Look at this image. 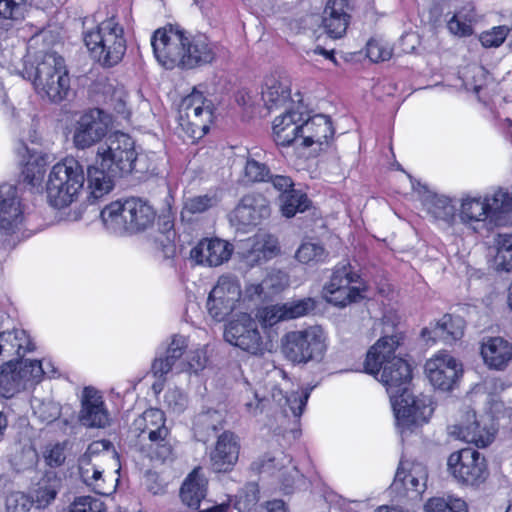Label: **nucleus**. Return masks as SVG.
<instances>
[{"mask_svg": "<svg viewBox=\"0 0 512 512\" xmlns=\"http://www.w3.org/2000/svg\"><path fill=\"white\" fill-rule=\"evenodd\" d=\"M403 337L400 333L381 337L367 352L365 370L385 388L399 425L427 423L434 407L429 396H414L408 389L411 367L395 355Z\"/></svg>", "mask_w": 512, "mask_h": 512, "instance_id": "1", "label": "nucleus"}, {"mask_svg": "<svg viewBox=\"0 0 512 512\" xmlns=\"http://www.w3.org/2000/svg\"><path fill=\"white\" fill-rule=\"evenodd\" d=\"M23 77L32 81L36 93L50 102L60 103L70 91V78L64 58L56 52H38L25 64Z\"/></svg>", "mask_w": 512, "mask_h": 512, "instance_id": "2", "label": "nucleus"}, {"mask_svg": "<svg viewBox=\"0 0 512 512\" xmlns=\"http://www.w3.org/2000/svg\"><path fill=\"white\" fill-rule=\"evenodd\" d=\"M84 43L94 58L103 67L118 64L126 52V40L122 26L109 18L84 34Z\"/></svg>", "mask_w": 512, "mask_h": 512, "instance_id": "3", "label": "nucleus"}, {"mask_svg": "<svg viewBox=\"0 0 512 512\" xmlns=\"http://www.w3.org/2000/svg\"><path fill=\"white\" fill-rule=\"evenodd\" d=\"M85 181L82 165L74 158H65L55 164L46 184L47 199L51 206L63 208L77 197Z\"/></svg>", "mask_w": 512, "mask_h": 512, "instance_id": "4", "label": "nucleus"}, {"mask_svg": "<svg viewBox=\"0 0 512 512\" xmlns=\"http://www.w3.org/2000/svg\"><path fill=\"white\" fill-rule=\"evenodd\" d=\"M328 337L320 326L290 331L282 338V352L293 363L321 361L327 351Z\"/></svg>", "mask_w": 512, "mask_h": 512, "instance_id": "5", "label": "nucleus"}, {"mask_svg": "<svg viewBox=\"0 0 512 512\" xmlns=\"http://www.w3.org/2000/svg\"><path fill=\"white\" fill-rule=\"evenodd\" d=\"M137 153L134 140L126 133L114 132L99 144L96 160L101 167L121 177L134 170Z\"/></svg>", "mask_w": 512, "mask_h": 512, "instance_id": "6", "label": "nucleus"}, {"mask_svg": "<svg viewBox=\"0 0 512 512\" xmlns=\"http://www.w3.org/2000/svg\"><path fill=\"white\" fill-rule=\"evenodd\" d=\"M360 275L352 270L350 263L341 262L334 268L331 278L322 290L323 298L335 306L345 307L363 297Z\"/></svg>", "mask_w": 512, "mask_h": 512, "instance_id": "7", "label": "nucleus"}, {"mask_svg": "<svg viewBox=\"0 0 512 512\" xmlns=\"http://www.w3.org/2000/svg\"><path fill=\"white\" fill-rule=\"evenodd\" d=\"M186 31L167 24L154 31L151 46L158 63L166 69L181 68L184 56Z\"/></svg>", "mask_w": 512, "mask_h": 512, "instance_id": "8", "label": "nucleus"}, {"mask_svg": "<svg viewBox=\"0 0 512 512\" xmlns=\"http://www.w3.org/2000/svg\"><path fill=\"white\" fill-rule=\"evenodd\" d=\"M241 295V286L235 277H219L207 299L209 315L218 322L224 321L236 309Z\"/></svg>", "mask_w": 512, "mask_h": 512, "instance_id": "9", "label": "nucleus"}, {"mask_svg": "<svg viewBox=\"0 0 512 512\" xmlns=\"http://www.w3.org/2000/svg\"><path fill=\"white\" fill-rule=\"evenodd\" d=\"M447 465L450 473L467 485H478L484 482L488 475L485 458L471 448L452 453Z\"/></svg>", "mask_w": 512, "mask_h": 512, "instance_id": "10", "label": "nucleus"}, {"mask_svg": "<svg viewBox=\"0 0 512 512\" xmlns=\"http://www.w3.org/2000/svg\"><path fill=\"white\" fill-rule=\"evenodd\" d=\"M112 124L106 111L94 108L85 112L76 123L73 142L76 148L86 149L101 141Z\"/></svg>", "mask_w": 512, "mask_h": 512, "instance_id": "11", "label": "nucleus"}, {"mask_svg": "<svg viewBox=\"0 0 512 512\" xmlns=\"http://www.w3.org/2000/svg\"><path fill=\"white\" fill-rule=\"evenodd\" d=\"M212 116V102L205 98L202 92L196 89H193L180 103V125L191 128L193 134L197 131L206 134L209 130Z\"/></svg>", "mask_w": 512, "mask_h": 512, "instance_id": "12", "label": "nucleus"}, {"mask_svg": "<svg viewBox=\"0 0 512 512\" xmlns=\"http://www.w3.org/2000/svg\"><path fill=\"white\" fill-rule=\"evenodd\" d=\"M424 371L433 387L450 391L462 376L463 368L452 355L440 351L426 361Z\"/></svg>", "mask_w": 512, "mask_h": 512, "instance_id": "13", "label": "nucleus"}, {"mask_svg": "<svg viewBox=\"0 0 512 512\" xmlns=\"http://www.w3.org/2000/svg\"><path fill=\"white\" fill-rule=\"evenodd\" d=\"M225 340L252 355H262L266 348L255 321L247 314L229 322L224 331Z\"/></svg>", "mask_w": 512, "mask_h": 512, "instance_id": "14", "label": "nucleus"}, {"mask_svg": "<svg viewBox=\"0 0 512 512\" xmlns=\"http://www.w3.org/2000/svg\"><path fill=\"white\" fill-rule=\"evenodd\" d=\"M316 308L313 298H303L283 304L268 305L258 310L256 317L262 327H272L281 321H288L308 315Z\"/></svg>", "mask_w": 512, "mask_h": 512, "instance_id": "15", "label": "nucleus"}, {"mask_svg": "<svg viewBox=\"0 0 512 512\" xmlns=\"http://www.w3.org/2000/svg\"><path fill=\"white\" fill-rule=\"evenodd\" d=\"M450 433L467 443L483 448L493 441L496 430L483 419L479 420L474 410L467 408L459 422L451 427Z\"/></svg>", "mask_w": 512, "mask_h": 512, "instance_id": "16", "label": "nucleus"}, {"mask_svg": "<svg viewBox=\"0 0 512 512\" xmlns=\"http://www.w3.org/2000/svg\"><path fill=\"white\" fill-rule=\"evenodd\" d=\"M272 375L274 378L282 379L281 383L271 385L270 396L272 400L277 403L285 417H292L295 421L298 420L306 406L309 392L293 391L289 394L286 390L289 388L290 381L287 379L286 372L282 369H275Z\"/></svg>", "mask_w": 512, "mask_h": 512, "instance_id": "17", "label": "nucleus"}, {"mask_svg": "<svg viewBox=\"0 0 512 512\" xmlns=\"http://www.w3.org/2000/svg\"><path fill=\"white\" fill-rule=\"evenodd\" d=\"M270 212L269 201L266 197L261 194H247L230 213L229 219L238 228H245L258 225L263 219L270 216Z\"/></svg>", "mask_w": 512, "mask_h": 512, "instance_id": "18", "label": "nucleus"}, {"mask_svg": "<svg viewBox=\"0 0 512 512\" xmlns=\"http://www.w3.org/2000/svg\"><path fill=\"white\" fill-rule=\"evenodd\" d=\"M427 479L428 472L422 463L400 461L392 488L399 494L416 498L425 491Z\"/></svg>", "mask_w": 512, "mask_h": 512, "instance_id": "19", "label": "nucleus"}, {"mask_svg": "<svg viewBox=\"0 0 512 512\" xmlns=\"http://www.w3.org/2000/svg\"><path fill=\"white\" fill-rule=\"evenodd\" d=\"M216 45L202 33L186 32L181 69H194L212 63L216 58Z\"/></svg>", "mask_w": 512, "mask_h": 512, "instance_id": "20", "label": "nucleus"}, {"mask_svg": "<svg viewBox=\"0 0 512 512\" xmlns=\"http://www.w3.org/2000/svg\"><path fill=\"white\" fill-rule=\"evenodd\" d=\"M23 219L17 188L12 184L0 186V234L9 236L16 232Z\"/></svg>", "mask_w": 512, "mask_h": 512, "instance_id": "21", "label": "nucleus"}, {"mask_svg": "<svg viewBox=\"0 0 512 512\" xmlns=\"http://www.w3.org/2000/svg\"><path fill=\"white\" fill-rule=\"evenodd\" d=\"M79 421L89 428H104L109 424L103 397L95 388L85 387L83 390Z\"/></svg>", "mask_w": 512, "mask_h": 512, "instance_id": "22", "label": "nucleus"}, {"mask_svg": "<svg viewBox=\"0 0 512 512\" xmlns=\"http://www.w3.org/2000/svg\"><path fill=\"white\" fill-rule=\"evenodd\" d=\"M16 153L23 164L24 182L31 187H39L47 165L53 160L52 156L42 151L31 150L23 142L16 148Z\"/></svg>", "mask_w": 512, "mask_h": 512, "instance_id": "23", "label": "nucleus"}, {"mask_svg": "<svg viewBox=\"0 0 512 512\" xmlns=\"http://www.w3.org/2000/svg\"><path fill=\"white\" fill-rule=\"evenodd\" d=\"M188 347L187 339L184 336L175 335L164 356L155 358L152 363V373L155 377L163 378L169 372L175 370L177 373L186 369V363L181 360Z\"/></svg>", "mask_w": 512, "mask_h": 512, "instance_id": "24", "label": "nucleus"}, {"mask_svg": "<svg viewBox=\"0 0 512 512\" xmlns=\"http://www.w3.org/2000/svg\"><path fill=\"white\" fill-rule=\"evenodd\" d=\"M232 246L221 239H203L190 251V257L197 264L219 266L229 260Z\"/></svg>", "mask_w": 512, "mask_h": 512, "instance_id": "25", "label": "nucleus"}, {"mask_svg": "<svg viewBox=\"0 0 512 512\" xmlns=\"http://www.w3.org/2000/svg\"><path fill=\"white\" fill-rule=\"evenodd\" d=\"M239 449L238 437L231 431H224L218 436L210 455L213 469L217 472L229 471L238 460Z\"/></svg>", "mask_w": 512, "mask_h": 512, "instance_id": "26", "label": "nucleus"}, {"mask_svg": "<svg viewBox=\"0 0 512 512\" xmlns=\"http://www.w3.org/2000/svg\"><path fill=\"white\" fill-rule=\"evenodd\" d=\"M347 0H328L322 14V26L325 33L333 39L344 36L349 25Z\"/></svg>", "mask_w": 512, "mask_h": 512, "instance_id": "27", "label": "nucleus"}, {"mask_svg": "<svg viewBox=\"0 0 512 512\" xmlns=\"http://www.w3.org/2000/svg\"><path fill=\"white\" fill-rule=\"evenodd\" d=\"M303 114L289 110L276 117L273 121V136L277 145L289 146L301 136Z\"/></svg>", "mask_w": 512, "mask_h": 512, "instance_id": "28", "label": "nucleus"}, {"mask_svg": "<svg viewBox=\"0 0 512 512\" xmlns=\"http://www.w3.org/2000/svg\"><path fill=\"white\" fill-rule=\"evenodd\" d=\"M123 203L127 231H142L153 224L156 213L147 201L137 197H130L125 199Z\"/></svg>", "mask_w": 512, "mask_h": 512, "instance_id": "29", "label": "nucleus"}, {"mask_svg": "<svg viewBox=\"0 0 512 512\" xmlns=\"http://www.w3.org/2000/svg\"><path fill=\"white\" fill-rule=\"evenodd\" d=\"M333 135L334 129L329 117L318 114L307 120L303 119L300 136L303 147L328 144Z\"/></svg>", "mask_w": 512, "mask_h": 512, "instance_id": "30", "label": "nucleus"}, {"mask_svg": "<svg viewBox=\"0 0 512 512\" xmlns=\"http://www.w3.org/2000/svg\"><path fill=\"white\" fill-rule=\"evenodd\" d=\"M464 333V320L459 316L444 315L431 327L422 330V336L428 340H437L453 343L460 339Z\"/></svg>", "mask_w": 512, "mask_h": 512, "instance_id": "31", "label": "nucleus"}, {"mask_svg": "<svg viewBox=\"0 0 512 512\" xmlns=\"http://www.w3.org/2000/svg\"><path fill=\"white\" fill-rule=\"evenodd\" d=\"M484 363L495 370H503L512 361V344L502 337H490L482 342Z\"/></svg>", "mask_w": 512, "mask_h": 512, "instance_id": "32", "label": "nucleus"}, {"mask_svg": "<svg viewBox=\"0 0 512 512\" xmlns=\"http://www.w3.org/2000/svg\"><path fill=\"white\" fill-rule=\"evenodd\" d=\"M458 218L466 227L477 231L488 219L487 203L482 196L463 195L459 201Z\"/></svg>", "mask_w": 512, "mask_h": 512, "instance_id": "33", "label": "nucleus"}, {"mask_svg": "<svg viewBox=\"0 0 512 512\" xmlns=\"http://www.w3.org/2000/svg\"><path fill=\"white\" fill-rule=\"evenodd\" d=\"M158 436L142 435L141 440H137L136 446L139 452L152 461L165 463L174 457V449L170 432Z\"/></svg>", "mask_w": 512, "mask_h": 512, "instance_id": "34", "label": "nucleus"}, {"mask_svg": "<svg viewBox=\"0 0 512 512\" xmlns=\"http://www.w3.org/2000/svg\"><path fill=\"white\" fill-rule=\"evenodd\" d=\"M132 428L138 440L142 439V435L158 436L161 438V434L169 432L166 426L165 414L158 408L145 410L133 421Z\"/></svg>", "mask_w": 512, "mask_h": 512, "instance_id": "35", "label": "nucleus"}, {"mask_svg": "<svg viewBox=\"0 0 512 512\" xmlns=\"http://www.w3.org/2000/svg\"><path fill=\"white\" fill-rule=\"evenodd\" d=\"M119 177L121 176L101 167L100 162L96 160L95 164L89 166L87 170V187L90 197L97 200L110 193L114 188L115 179Z\"/></svg>", "mask_w": 512, "mask_h": 512, "instance_id": "36", "label": "nucleus"}, {"mask_svg": "<svg viewBox=\"0 0 512 512\" xmlns=\"http://www.w3.org/2000/svg\"><path fill=\"white\" fill-rule=\"evenodd\" d=\"M206 486L207 481L200 473V469L195 468L181 486L180 498L182 502L191 509H198L206 495Z\"/></svg>", "mask_w": 512, "mask_h": 512, "instance_id": "37", "label": "nucleus"}, {"mask_svg": "<svg viewBox=\"0 0 512 512\" xmlns=\"http://www.w3.org/2000/svg\"><path fill=\"white\" fill-rule=\"evenodd\" d=\"M34 350V345L24 330L0 332V356H23Z\"/></svg>", "mask_w": 512, "mask_h": 512, "instance_id": "38", "label": "nucleus"}, {"mask_svg": "<svg viewBox=\"0 0 512 512\" xmlns=\"http://www.w3.org/2000/svg\"><path fill=\"white\" fill-rule=\"evenodd\" d=\"M262 99L269 110L282 107L290 99V89L279 79L268 77L262 89Z\"/></svg>", "mask_w": 512, "mask_h": 512, "instance_id": "39", "label": "nucleus"}, {"mask_svg": "<svg viewBox=\"0 0 512 512\" xmlns=\"http://www.w3.org/2000/svg\"><path fill=\"white\" fill-rule=\"evenodd\" d=\"M224 423V414L214 409L203 410L195 416L194 430L201 440L208 438L222 428Z\"/></svg>", "mask_w": 512, "mask_h": 512, "instance_id": "40", "label": "nucleus"}, {"mask_svg": "<svg viewBox=\"0 0 512 512\" xmlns=\"http://www.w3.org/2000/svg\"><path fill=\"white\" fill-rule=\"evenodd\" d=\"M427 211L435 219H439L452 226L458 217V209L452 200L444 195H432L427 200Z\"/></svg>", "mask_w": 512, "mask_h": 512, "instance_id": "41", "label": "nucleus"}, {"mask_svg": "<svg viewBox=\"0 0 512 512\" xmlns=\"http://www.w3.org/2000/svg\"><path fill=\"white\" fill-rule=\"evenodd\" d=\"M23 387L18 362L8 361L0 367V397H12Z\"/></svg>", "mask_w": 512, "mask_h": 512, "instance_id": "42", "label": "nucleus"}, {"mask_svg": "<svg viewBox=\"0 0 512 512\" xmlns=\"http://www.w3.org/2000/svg\"><path fill=\"white\" fill-rule=\"evenodd\" d=\"M279 201L281 213L286 218L305 212L311 205L307 195L296 189L290 190V193L280 194Z\"/></svg>", "mask_w": 512, "mask_h": 512, "instance_id": "43", "label": "nucleus"}, {"mask_svg": "<svg viewBox=\"0 0 512 512\" xmlns=\"http://www.w3.org/2000/svg\"><path fill=\"white\" fill-rule=\"evenodd\" d=\"M496 254L495 268L498 271H512V233H498L494 238Z\"/></svg>", "mask_w": 512, "mask_h": 512, "instance_id": "44", "label": "nucleus"}, {"mask_svg": "<svg viewBox=\"0 0 512 512\" xmlns=\"http://www.w3.org/2000/svg\"><path fill=\"white\" fill-rule=\"evenodd\" d=\"M124 216V203L121 201L110 203L101 211L100 214L101 220L106 229L113 233H122L127 231V221Z\"/></svg>", "mask_w": 512, "mask_h": 512, "instance_id": "45", "label": "nucleus"}, {"mask_svg": "<svg viewBox=\"0 0 512 512\" xmlns=\"http://www.w3.org/2000/svg\"><path fill=\"white\" fill-rule=\"evenodd\" d=\"M291 457L284 452H277L273 455L266 454L252 463V468L259 473L274 475L291 465Z\"/></svg>", "mask_w": 512, "mask_h": 512, "instance_id": "46", "label": "nucleus"}, {"mask_svg": "<svg viewBox=\"0 0 512 512\" xmlns=\"http://www.w3.org/2000/svg\"><path fill=\"white\" fill-rule=\"evenodd\" d=\"M425 512H468L464 500L448 495L432 497L424 505Z\"/></svg>", "mask_w": 512, "mask_h": 512, "instance_id": "47", "label": "nucleus"}, {"mask_svg": "<svg viewBox=\"0 0 512 512\" xmlns=\"http://www.w3.org/2000/svg\"><path fill=\"white\" fill-rule=\"evenodd\" d=\"M483 199L487 203L486 210L489 219L512 211V196L502 189L495 191L493 194L483 196Z\"/></svg>", "mask_w": 512, "mask_h": 512, "instance_id": "48", "label": "nucleus"}, {"mask_svg": "<svg viewBox=\"0 0 512 512\" xmlns=\"http://www.w3.org/2000/svg\"><path fill=\"white\" fill-rule=\"evenodd\" d=\"M328 252L319 242L305 241L295 252V258L302 264H315L325 261Z\"/></svg>", "mask_w": 512, "mask_h": 512, "instance_id": "49", "label": "nucleus"}, {"mask_svg": "<svg viewBox=\"0 0 512 512\" xmlns=\"http://www.w3.org/2000/svg\"><path fill=\"white\" fill-rule=\"evenodd\" d=\"M18 369L21 376V382L24 386L26 382H39L43 375L54 377V369L50 372L44 369L43 363L37 360H24L18 362Z\"/></svg>", "mask_w": 512, "mask_h": 512, "instance_id": "50", "label": "nucleus"}, {"mask_svg": "<svg viewBox=\"0 0 512 512\" xmlns=\"http://www.w3.org/2000/svg\"><path fill=\"white\" fill-rule=\"evenodd\" d=\"M486 77V70L479 65L473 64L468 65L464 68L461 73V79L463 86L468 91H473L475 94H479L482 89Z\"/></svg>", "mask_w": 512, "mask_h": 512, "instance_id": "51", "label": "nucleus"}, {"mask_svg": "<svg viewBox=\"0 0 512 512\" xmlns=\"http://www.w3.org/2000/svg\"><path fill=\"white\" fill-rule=\"evenodd\" d=\"M288 278L286 273L280 270L271 271L263 281L255 287V293L262 295L266 290H271L273 293L279 292L287 285Z\"/></svg>", "mask_w": 512, "mask_h": 512, "instance_id": "52", "label": "nucleus"}, {"mask_svg": "<svg viewBox=\"0 0 512 512\" xmlns=\"http://www.w3.org/2000/svg\"><path fill=\"white\" fill-rule=\"evenodd\" d=\"M111 443L106 440L92 442L80 458L95 461L101 464L104 460H113L115 453L110 451Z\"/></svg>", "mask_w": 512, "mask_h": 512, "instance_id": "53", "label": "nucleus"}, {"mask_svg": "<svg viewBox=\"0 0 512 512\" xmlns=\"http://www.w3.org/2000/svg\"><path fill=\"white\" fill-rule=\"evenodd\" d=\"M98 462L86 460V458H79V473L83 482L92 487L98 494H107L101 483L93 481V474L98 473Z\"/></svg>", "mask_w": 512, "mask_h": 512, "instance_id": "54", "label": "nucleus"}, {"mask_svg": "<svg viewBox=\"0 0 512 512\" xmlns=\"http://www.w3.org/2000/svg\"><path fill=\"white\" fill-rule=\"evenodd\" d=\"M507 37L512 47V27L508 29L506 26H498L483 32L480 41L484 47H499Z\"/></svg>", "mask_w": 512, "mask_h": 512, "instance_id": "55", "label": "nucleus"}, {"mask_svg": "<svg viewBox=\"0 0 512 512\" xmlns=\"http://www.w3.org/2000/svg\"><path fill=\"white\" fill-rule=\"evenodd\" d=\"M27 9V0H0V18L21 20Z\"/></svg>", "mask_w": 512, "mask_h": 512, "instance_id": "56", "label": "nucleus"}, {"mask_svg": "<svg viewBox=\"0 0 512 512\" xmlns=\"http://www.w3.org/2000/svg\"><path fill=\"white\" fill-rule=\"evenodd\" d=\"M472 17L468 15H463L461 11L455 13L447 22V28L450 33L459 36L465 37L472 34L471 27Z\"/></svg>", "mask_w": 512, "mask_h": 512, "instance_id": "57", "label": "nucleus"}, {"mask_svg": "<svg viewBox=\"0 0 512 512\" xmlns=\"http://www.w3.org/2000/svg\"><path fill=\"white\" fill-rule=\"evenodd\" d=\"M245 178L249 182H265L270 177V169L263 163L249 158L244 169Z\"/></svg>", "mask_w": 512, "mask_h": 512, "instance_id": "58", "label": "nucleus"}, {"mask_svg": "<svg viewBox=\"0 0 512 512\" xmlns=\"http://www.w3.org/2000/svg\"><path fill=\"white\" fill-rule=\"evenodd\" d=\"M104 93L106 102L112 106L117 113L125 112L127 94L123 86L108 84Z\"/></svg>", "mask_w": 512, "mask_h": 512, "instance_id": "59", "label": "nucleus"}, {"mask_svg": "<svg viewBox=\"0 0 512 512\" xmlns=\"http://www.w3.org/2000/svg\"><path fill=\"white\" fill-rule=\"evenodd\" d=\"M104 503L94 496H79L69 506V512H102Z\"/></svg>", "mask_w": 512, "mask_h": 512, "instance_id": "60", "label": "nucleus"}, {"mask_svg": "<svg viewBox=\"0 0 512 512\" xmlns=\"http://www.w3.org/2000/svg\"><path fill=\"white\" fill-rule=\"evenodd\" d=\"M215 195H199L188 198L184 203V212L191 214L203 213L217 204Z\"/></svg>", "mask_w": 512, "mask_h": 512, "instance_id": "61", "label": "nucleus"}, {"mask_svg": "<svg viewBox=\"0 0 512 512\" xmlns=\"http://www.w3.org/2000/svg\"><path fill=\"white\" fill-rule=\"evenodd\" d=\"M34 500L23 492H12L6 497V512H28Z\"/></svg>", "mask_w": 512, "mask_h": 512, "instance_id": "62", "label": "nucleus"}, {"mask_svg": "<svg viewBox=\"0 0 512 512\" xmlns=\"http://www.w3.org/2000/svg\"><path fill=\"white\" fill-rule=\"evenodd\" d=\"M367 56L373 62L386 61L391 58L392 49L388 44L373 39L367 43Z\"/></svg>", "mask_w": 512, "mask_h": 512, "instance_id": "63", "label": "nucleus"}, {"mask_svg": "<svg viewBox=\"0 0 512 512\" xmlns=\"http://www.w3.org/2000/svg\"><path fill=\"white\" fill-rule=\"evenodd\" d=\"M164 402L174 413H181L187 407V396L178 388L169 389L164 396Z\"/></svg>", "mask_w": 512, "mask_h": 512, "instance_id": "64", "label": "nucleus"}]
</instances>
